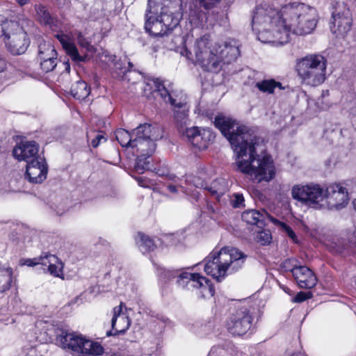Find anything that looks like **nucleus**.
<instances>
[{
	"label": "nucleus",
	"instance_id": "nucleus-1",
	"mask_svg": "<svg viewBox=\"0 0 356 356\" xmlns=\"http://www.w3.org/2000/svg\"><path fill=\"white\" fill-rule=\"evenodd\" d=\"M214 124L229 141L234 151L236 170L257 181H268L275 175L270 156L263 155L264 140L245 126L223 115L215 118Z\"/></svg>",
	"mask_w": 356,
	"mask_h": 356
},
{
	"label": "nucleus",
	"instance_id": "nucleus-2",
	"mask_svg": "<svg viewBox=\"0 0 356 356\" xmlns=\"http://www.w3.org/2000/svg\"><path fill=\"white\" fill-rule=\"evenodd\" d=\"M186 56L199 64L204 70L218 72L222 63H229L240 55L239 44L234 39L223 42H213L209 35L197 38L192 51L185 50Z\"/></svg>",
	"mask_w": 356,
	"mask_h": 356
},
{
	"label": "nucleus",
	"instance_id": "nucleus-3",
	"mask_svg": "<svg viewBox=\"0 0 356 356\" xmlns=\"http://www.w3.org/2000/svg\"><path fill=\"white\" fill-rule=\"evenodd\" d=\"M283 25L279 32L284 44L289 40L290 33L298 35L312 33L318 22L317 10L303 3L293 2L282 6Z\"/></svg>",
	"mask_w": 356,
	"mask_h": 356
},
{
	"label": "nucleus",
	"instance_id": "nucleus-4",
	"mask_svg": "<svg viewBox=\"0 0 356 356\" xmlns=\"http://www.w3.org/2000/svg\"><path fill=\"white\" fill-rule=\"evenodd\" d=\"M282 6L277 9L267 3L257 6L253 11L252 18V31L257 39L263 43H271L273 45H282L284 42L280 39L282 30Z\"/></svg>",
	"mask_w": 356,
	"mask_h": 356
},
{
	"label": "nucleus",
	"instance_id": "nucleus-5",
	"mask_svg": "<svg viewBox=\"0 0 356 356\" xmlns=\"http://www.w3.org/2000/svg\"><path fill=\"white\" fill-rule=\"evenodd\" d=\"M245 259L246 255L238 249L224 247L208 256L204 264V271L220 282L227 273H232L241 268Z\"/></svg>",
	"mask_w": 356,
	"mask_h": 356
},
{
	"label": "nucleus",
	"instance_id": "nucleus-6",
	"mask_svg": "<svg viewBox=\"0 0 356 356\" xmlns=\"http://www.w3.org/2000/svg\"><path fill=\"white\" fill-rule=\"evenodd\" d=\"M144 92L146 95L147 93H157L165 101L170 102L172 106L174 119L180 134L185 132V130L189 129L188 113L189 107L186 102V98L179 99L174 98L165 87L162 81L158 78H148L145 81V86L143 88Z\"/></svg>",
	"mask_w": 356,
	"mask_h": 356
},
{
	"label": "nucleus",
	"instance_id": "nucleus-7",
	"mask_svg": "<svg viewBox=\"0 0 356 356\" xmlns=\"http://www.w3.org/2000/svg\"><path fill=\"white\" fill-rule=\"evenodd\" d=\"M326 58L318 54H310L298 59L296 70L302 84L316 87L325 80Z\"/></svg>",
	"mask_w": 356,
	"mask_h": 356
},
{
	"label": "nucleus",
	"instance_id": "nucleus-8",
	"mask_svg": "<svg viewBox=\"0 0 356 356\" xmlns=\"http://www.w3.org/2000/svg\"><path fill=\"white\" fill-rule=\"evenodd\" d=\"M31 24L32 22L25 18L20 19L19 23L6 21L1 24V36L11 54L19 55L26 51L30 40L25 28Z\"/></svg>",
	"mask_w": 356,
	"mask_h": 356
},
{
	"label": "nucleus",
	"instance_id": "nucleus-9",
	"mask_svg": "<svg viewBox=\"0 0 356 356\" xmlns=\"http://www.w3.org/2000/svg\"><path fill=\"white\" fill-rule=\"evenodd\" d=\"M332 9L330 31L336 38H344L349 33L353 26L350 10L344 2H336Z\"/></svg>",
	"mask_w": 356,
	"mask_h": 356
},
{
	"label": "nucleus",
	"instance_id": "nucleus-10",
	"mask_svg": "<svg viewBox=\"0 0 356 356\" xmlns=\"http://www.w3.org/2000/svg\"><path fill=\"white\" fill-rule=\"evenodd\" d=\"M293 199L314 209H325V191L318 184L296 185L292 188Z\"/></svg>",
	"mask_w": 356,
	"mask_h": 356
},
{
	"label": "nucleus",
	"instance_id": "nucleus-11",
	"mask_svg": "<svg viewBox=\"0 0 356 356\" xmlns=\"http://www.w3.org/2000/svg\"><path fill=\"white\" fill-rule=\"evenodd\" d=\"M350 181L343 183H332L325 191V209L340 210L346 207L349 202L348 186Z\"/></svg>",
	"mask_w": 356,
	"mask_h": 356
},
{
	"label": "nucleus",
	"instance_id": "nucleus-12",
	"mask_svg": "<svg viewBox=\"0 0 356 356\" xmlns=\"http://www.w3.org/2000/svg\"><path fill=\"white\" fill-rule=\"evenodd\" d=\"M177 26L172 25L169 16L159 14L158 10L151 9L148 5L145 24L147 32L156 37L163 36Z\"/></svg>",
	"mask_w": 356,
	"mask_h": 356
},
{
	"label": "nucleus",
	"instance_id": "nucleus-13",
	"mask_svg": "<svg viewBox=\"0 0 356 356\" xmlns=\"http://www.w3.org/2000/svg\"><path fill=\"white\" fill-rule=\"evenodd\" d=\"M151 9H156L159 14L169 16L172 25L177 26L182 17L181 0H149Z\"/></svg>",
	"mask_w": 356,
	"mask_h": 356
},
{
	"label": "nucleus",
	"instance_id": "nucleus-14",
	"mask_svg": "<svg viewBox=\"0 0 356 356\" xmlns=\"http://www.w3.org/2000/svg\"><path fill=\"white\" fill-rule=\"evenodd\" d=\"M252 315L246 307H241L232 314L227 323V330L234 336L245 334L251 327Z\"/></svg>",
	"mask_w": 356,
	"mask_h": 356
},
{
	"label": "nucleus",
	"instance_id": "nucleus-15",
	"mask_svg": "<svg viewBox=\"0 0 356 356\" xmlns=\"http://www.w3.org/2000/svg\"><path fill=\"white\" fill-rule=\"evenodd\" d=\"M181 135L185 136L188 141L199 149L207 148L215 138L214 134L209 129H200L197 127L186 129Z\"/></svg>",
	"mask_w": 356,
	"mask_h": 356
},
{
	"label": "nucleus",
	"instance_id": "nucleus-16",
	"mask_svg": "<svg viewBox=\"0 0 356 356\" xmlns=\"http://www.w3.org/2000/svg\"><path fill=\"white\" fill-rule=\"evenodd\" d=\"M25 179L33 184L42 183L47 175V165L44 158L38 157L26 163Z\"/></svg>",
	"mask_w": 356,
	"mask_h": 356
},
{
	"label": "nucleus",
	"instance_id": "nucleus-17",
	"mask_svg": "<svg viewBox=\"0 0 356 356\" xmlns=\"http://www.w3.org/2000/svg\"><path fill=\"white\" fill-rule=\"evenodd\" d=\"M292 273L299 287L312 289L316 285L317 278L314 272L305 266L294 265L289 269Z\"/></svg>",
	"mask_w": 356,
	"mask_h": 356
},
{
	"label": "nucleus",
	"instance_id": "nucleus-18",
	"mask_svg": "<svg viewBox=\"0 0 356 356\" xmlns=\"http://www.w3.org/2000/svg\"><path fill=\"white\" fill-rule=\"evenodd\" d=\"M38 149L39 146L35 141H22L14 147L13 154L18 161L28 163L35 158L41 157L38 155Z\"/></svg>",
	"mask_w": 356,
	"mask_h": 356
},
{
	"label": "nucleus",
	"instance_id": "nucleus-19",
	"mask_svg": "<svg viewBox=\"0 0 356 356\" xmlns=\"http://www.w3.org/2000/svg\"><path fill=\"white\" fill-rule=\"evenodd\" d=\"M124 304L121 302L120 305L113 309V316L111 319V327L114 331H108L107 336L115 335L117 334L124 333L130 326L131 321L127 314L122 311Z\"/></svg>",
	"mask_w": 356,
	"mask_h": 356
},
{
	"label": "nucleus",
	"instance_id": "nucleus-20",
	"mask_svg": "<svg viewBox=\"0 0 356 356\" xmlns=\"http://www.w3.org/2000/svg\"><path fill=\"white\" fill-rule=\"evenodd\" d=\"M207 278L199 273H191L183 271L177 275V284L179 286L187 290H197L200 289Z\"/></svg>",
	"mask_w": 356,
	"mask_h": 356
},
{
	"label": "nucleus",
	"instance_id": "nucleus-21",
	"mask_svg": "<svg viewBox=\"0 0 356 356\" xmlns=\"http://www.w3.org/2000/svg\"><path fill=\"white\" fill-rule=\"evenodd\" d=\"M134 140H159L163 137L161 129L157 126L145 123L140 124L132 131Z\"/></svg>",
	"mask_w": 356,
	"mask_h": 356
},
{
	"label": "nucleus",
	"instance_id": "nucleus-22",
	"mask_svg": "<svg viewBox=\"0 0 356 356\" xmlns=\"http://www.w3.org/2000/svg\"><path fill=\"white\" fill-rule=\"evenodd\" d=\"M55 37L60 42L67 54L70 56L73 60L76 62L83 60V58L79 54L76 47L70 41V38L67 35L63 33H56Z\"/></svg>",
	"mask_w": 356,
	"mask_h": 356
},
{
	"label": "nucleus",
	"instance_id": "nucleus-23",
	"mask_svg": "<svg viewBox=\"0 0 356 356\" xmlns=\"http://www.w3.org/2000/svg\"><path fill=\"white\" fill-rule=\"evenodd\" d=\"M157 140H134L132 149H135L138 155L151 156L156 149L155 142Z\"/></svg>",
	"mask_w": 356,
	"mask_h": 356
},
{
	"label": "nucleus",
	"instance_id": "nucleus-24",
	"mask_svg": "<svg viewBox=\"0 0 356 356\" xmlns=\"http://www.w3.org/2000/svg\"><path fill=\"white\" fill-rule=\"evenodd\" d=\"M268 213L263 211L260 212L256 210H248L242 213V219L248 224L255 225L259 227H262L265 225L266 217Z\"/></svg>",
	"mask_w": 356,
	"mask_h": 356
},
{
	"label": "nucleus",
	"instance_id": "nucleus-25",
	"mask_svg": "<svg viewBox=\"0 0 356 356\" xmlns=\"http://www.w3.org/2000/svg\"><path fill=\"white\" fill-rule=\"evenodd\" d=\"M35 10L36 13L35 18L41 24L48 26L51 29H54V26H56V21L44 6L41 4L35 5Z\"/></svg>",
	"mask_w": 356,
	"mask_h": 356
},
{
	"label": "nucleus",
	"instance_id": "nucleus-26",
	"mask_svg": "<svg viewBox=\"0 0 356 356\" xmlns=\"http://www.w3.org/2000/svg\"><path fill=\"white\" fill-rule=\"evenodd\" d=\"M13 269L10 266L0 268V293L8 291L13 281Z\"/></svg>",
	"mask_w": 356,
	"mask_h": 356
},
{
	"label": "nucleus",
	"instance_id": "nucleus-27",
	"mask_svg": "<svg viewBox=\"0 0 356 356\" xmlns=\"http://www.w3.org/2000/svg\"><path fill=\"white\" fill-rule=\"evenodd\" d=\"M136 242L138 248L143 254L153 251L156 248L154 239L143 233L138 234L136 237Z\"/></svg>",
	"mask_w": 356,
	"mask_h": 356
},
{
	"label": "nucleus",
	"instance_id": "nucleus-28",
	"mask_svg": "<svg viewBox=\"0 0 356 356\" xmlns=\"http://www.w3.org/2000/svg\"><path fill=\"white\" fill-rule=\"evenodd\" d=\"M70 92L74 98L84 99L90 94V88L85 81L78 80L71 86Z\"/></svg>",
	"mask_w": 356,
	"mask_h": 356
},
{
	"label": "nucleus",
	"instance_id": "nucleus-29",
	"mask_svg": "<svg viewBox=\"0 0 356 356\" xmlns=\"http://www.w3.org/2000/svg\"><path fill=\"white\" fill-rule=\"evenodd\" d=\"M228 188L227 181L224 178H218L215 179L207 188L210 193L216 196L217 199H219Z\"/></svg>",
	"mask_w": 356,
	"mask_h": 356
},
{
	"label": "nucleus",
	"instance_id": "nucleus-30",
	"mask_svg": "<svg viewBox=\"0 0 356 356\" xmlns=\"http://www.w3.org/2000/svg\"><path fill=\"white\" fill-rule=\"evenodd\" d=\"M38 49L39 60L57 58V52L50 43H41Z\"/></svg>",
	"mask_w": 356,
	"mask_h": 356
},
{
	"label": "nucleus",
	"instance_id": "nucleus-31",
	"mask_svg": "<svg viewBox=\"0 0 356 356\" xmlns=\"http://www.w3.org/2000/svg\"><path fill=\"white\" fill-rule=\"evenodd\" d=\"M115 138L121 145L122 147H131L134 142V137H132V132L129 133L124 129H119L115 132Z\"/></svg>",
	"mask_w": 356,
	"mask_h": 356
},
{
	"label": "nucleus",
	"instance_id": "nucleus-32",
	"mask_svg": "<svg viewBox=\"0 0 356 356\" xmlns=\"http://www.w3.org/2000/svg\"><path fill=\"white\" fill-rule=\"evenodd\" d=\"M255 86L263 92L271 94L274 92L275 88H278L282 89V84L273 79L263 80L256 83Z\"/></svg>",
	"mask_w": 356,
	"mask_h": 356
},
{
	"label": "nucleus",
	"instance_id": "nucleus-33",
	"mask_svg": "<svg viewBox=\"0 0 356 356\" xmlns=\"http://www.w3.org/2000/svg\"><path fill=\"white\" fill-rule=\"evenodd\" d=\"M150 156L138 155V158L135 165V169L139 174H143L145 170H149L150 162L148 160Z\"/></svg>",
	"mask_w": 356,
	"mask_h": 356
},
{
	"label": "nucleus",
	"instance_id": "nucleus-34",
	"mask_svg": "<svg viewBox=\"0 0 356 356\" xmlns=\"http://www.w3.org/2000/svg\"><path fill=\"white\" fill-rule=\"evenodd\" d=\"M222 0H193V3L197 8L209 10L216 8Z\"/></svg>",
	"mask_w": 356,
	"mask_h": 356
},
{
	"label": "nucleus",
	"instance_id": "nucleus-35",
	"mask_svg": "<svg viewBox=\"0 0 356 356\" xmlns=\"http://www.w3.org/2000/svg\"><path fill=\"white\" fill-rule=\"evenodd\" d=\"M202 298H211L214 295L215 290L210 282L206 279L202 286L197 291Z\"/></svg>",
	"mask_w": 356,
	"mask_h": 356
},
{
	"label": "nucleus",
	"instance_id": "nucleus-36",
	"mask_svg": "<svg viewBox=\"0 0 356 356\" xmlns=\"http://www.w3.org/2000/svg\"><path fill=\"white\" fill-rule=\"evenodd\" d=\"M38 259H40L38 261V265L40 264L44 266V270H46L45 267H47V269L48 270L50 265L58 262V257L54 254H47L44 257L41 256L38 257Z\"/></svg>",
	"mask_w": 356,
	"mask_h": 356
},
{
	"label": "nucleus",
	"instance_id": "nucleus-37",
	"mask_svg": "<svg viewBox=\"0 0 356 356\" xmlns=\"http://www.w3.org/2000/svg\"><path fill=\"white\" fill-rule=\"evenodd\" d=\"M63 267V264L61 262V261L58 258V262L52 264L50 265L48 269V272L55 276V277H60L62 274V269Z\"/></svg>",
	"mask_w": 356,
	"mask_h": 356
},
{
	"label": "nucleus",
	"instance_id": "nucleus-38",
	"mask_svg": "<svg viewBox=\"0 0 356 356\" xmlns=\"http://www.w3.org/2000/svg\"><path fill=\"white\" fill-rule=\"evenodd\" d=\"M57 58L40 60L41 69L44 72H49L53 70L57 65Z\"/></svg>",
	"mask_w": 356,
	"mask_h": 356
},
{
	"label": "nucleus",
	"instance_id": "nucleus-39",
	"mask_svg": "<svg viewBox=\"0 0 356 356\" xmlns=\"http://www.w3.org/2000/svg\"><path fill=\"white\" fill-rule=\"evenodd\" d=\"M257 239L261 245H266L270 242L271 236L267 231H262L257 234Z\"/></svg>",
	"mask_w": 356,
	"mask_h": 356
},
{
	"label": "nucleus",
	"instance_id": "nucleus-40",
	"mask_svg": "<svg viewBox=\"0 0 356 356\" xmlns=\"http://www.w3.org/2000/svg\"><path fill=\"white\" fill-rule=\"evenodd\" d=\"M232 205L235 208H239L243 206L244 198L242 194L234 193L232 199Z\"/></svg>",
	"mask_w": 356,
	"mask_h": 356
},
{
	"label": "nucleus",
	"instance_id": "nucleus-41",
	"mask_svg": "<svg viewBox=\"0 0 356 356\" xmlns=\"http://www.w3.org/2000/svg\"><path fill=\"white\" fill-rule=\"evenodd\" d=\"M312 298L311 292L300 291L293 298V301L295 302H302Z\"/></svg>",
	"mask_w": 356,
	"mask_h": 356
},
{
	"label": "nucleus",
	"instance_id": "nucleus-42",
	"mask_svg": "<svg viewBox=\"0 0 356 356\" xmlns=\"http://www.w3.org/2000/svg\"><path fill=\"white\" fill-rule=\"evenodd\" d=\"M180 273H182L181 271L180 270H165L164 269L163 270V276L164 278L167 279L168 280H171L173 278H177V275H179V274Z\"/></svg>",
	"mask_w": 356,
	"mask_h": 356
},
{
	"label": "nucleus",
	"instance_id": "nucleus-43",
	"mask_svg": "<svg viewBox=\"0 0 356 356\" xmlns=\"http://www.w3.org/2000/svg\"><path fill=\"white\" fill-rule=\"evenodd\" d=\"M38 257L33 259H22L19 261V264L21 266H34L38 265Z\"/></svg>",
	"mask_w": 356,
	"mask_h": 356
},
{
	"label": "nucleus",
	"instance_id": "nucleus-44",
	"mask_svg": "<svg viewBox=\"0 0 356 356\" xmlns=\"http://www.w3.org/2000/svg\"><path fill=\"white\" fill-rule=\"evenodd\" d=\"M280 225L283 230L286 232V234L288 235L289 238L293 239L294 242H296V236L295 232L292 230V229L288 226L284 222H281Z\"/></svg>",
	"mask_w": 356,
	"mask_h": 356
},
{
	"label": "nucleus",
	"instance_id": "nucleus-45",
	"mask_svg": "<svg viewBox=\"0 0 356 356\" xmlns=\"http://www.w3.org/2000/svg\"><path fill=\"white\" fill-rule=\"evenodd\" d=\"M226 351L220 347L211 348L208 356H225Z\"/></svg>",
	"mask_w": 356,
	"mask_h": 356
},
{
	"label": "nucleus",
	"instance_id": "nucleus-46",
	"mask_svg": "<svg viewBox=\"0 0 356 356\" xmlns=\"http://www.w3.org/2000/svg\"><path fill=\"white\" fill-rule=\"evenodd\" d=\"M226 351L220 347L211 348L208 356H225Z\"/></svg>",
	"mask_w": 356,
	"mask_h": 356
},
{
	"label": "nucleus",
	"instance_id": "nucleus-47",
	"mask_svg": "<svg viewBox=\"0 0 356 356\" xmlns=\"http://www.w3.org/2000/svg\"><path fill=\"white\" fill-rule=\"evenodd\" d=\"M102 140L105 142L106 141V138L102 134H98L95 136V138L92 140L91 145L95 148L98 147Z\"/></svg>",
	"mask_w": 356,
	"mask_h": 356
},
{
	"label": "nucleus",
	"instance_id": "nucleus-48",
	"mask_svg": "<svg viewBox=\"0 0 356 356\" xmlns=\"http://www.w3.org/2000/svg\"><path fill=\"white\" fill-rule=\"evenodd\" d=\"M295 261L292 259H287L282 264V267L286 270L290 271L289 269H291L295 264H291L292 262Z\"/></svg>",
	"mask_w": 356,
	"mask_h": 356
},
{
	"label": "nucleus",
	"instance_id": "nucleus-49",
	"mask_svg": "<svg viewBox=\"0 0 356 356\" xmlns=\"http://www.w3.org/2000/svg\"><path fill=\"white\" fill-rule=\"evenodd\" d=\"M135 179L139 186H140L142 187H147L148 186V185L147 184V180L145 179L143 177H137Z\"/></svg>",
	"mask_w": 356,
	"mask_h": 356
},
{
	"label": "nucleus",
	"instance_id": "nucleus-50",
	"mask_svg": "<svg viewBox=\"0 0 356 356\" xmlns=\"http://www.w3.org/2000/svg\"><path fill=\"white\" fill-rule=\"evenodd\" d=\"M6 66H7L6 60L0 56V73L3 72L6 70Z\"/></svg>",
	"mask_w": 356,
	"mask_h": 356
},
{
	"label": "nucleus",
	"instance_id": "nucleus-51",
	"mask_svg": "<svg viewBox=\"0 0 356 356\" xmlns=\"http://www.w3.org/2000/svg\"><path fill=\"white\" fill-rule=\"evenodd\" d=\"M65 67V72L62 74L63 76H67L70 71V65L68 62H65L63 63Z\"/></svg>",
	"mask_w": 356,
	"mask_h": 356
},
{
	"label": "nucleus",
	"instance_id": "nucleus-52",
	"mask_svg": "<svg viewBox=\"0 0 356 356\" xmlns=\"http://www.w3.org/2000/svg\"><path fill=\"white\" fill-rule=\"evenodd\" d=\"M168 191L170 192V193H175L177 192V188L174 186V185H168Z\"/></svg>",
	"mask_w": 356,
	"mask_h": 356
},
{
	"label": "nucleus",
	"instance_id": "nucleus-53",
	"mask_svg": "<svg viewBox=\"0 0 356 356\" xmlns=\"http://www.w3.org/2000/svg\"><path fill=\"white\" fill-rule=\"evenodd\" d=\"M105 57H108V61L112 63H114L115 62V56L114 55H107V54H105Z\"/></svg>",
	"mask_w": 356,
	"mask_h": 356
},
{
	"label": "nucleus",
	"instance_id": "nucleus-54",
	"mask_svg": "<svg viewBox=\"0 0 356 356\" xmlns=\"http://www.w3.org/2000/svg\"><path fill=\"white\" fill-rule=\"evenodd\" d=\"M15 1L21 6L29 3V0H15Z\"/></svg>",
	"mask_w": 356,
	"mask_h": 356
},
{
	"label": "nucleus",
	"instance_id": "nucleus-55",
	"mask_svg": "<svg viewBox=\"0 0 356 356\" xmlns=\"http://www.w3.org/2000/svg\"><path fill=\"white\" fill-rule=\"evenodd\" d=\"M353 204L354 209H355V211H356V199L353 200Z\"/></svg>",
	"mask_w": 356,
	"mask_h": 356
},
{
	"label": "nucleus",
	"instance_id": "nucleus-56",
	"mask_svg": "<svg viewBox=\"0 0 356 356\" xmlns=\"http://www.w3.org/2000/svg\"><path fill=\"white\" fill-rule=\"evenodd\" d=\"M129 65L130 66H132V64H131L130 62L129 63Z\"/></svg>",
	"mask_w": 356,
	"mask_h": 356
},
{
	"label": "nucleus",
	"instance_id": "nucleus-57",
	"mask_svg": "<svg viewBox=\"0 0 356 356\" xmlns=\"http://www.w3.org/2000/svg\"><path fill=\"white\" fill-rule=\"evenodd\" d=\"M355 1H356V0H355Z\"/></svg>",
	"mask_w": 356,
	"mask_h": 356
}]
</instances>
